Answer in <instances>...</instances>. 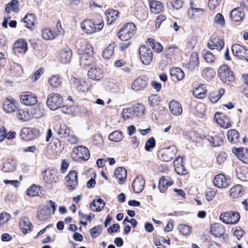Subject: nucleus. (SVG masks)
Here are the masks:
<instances>
[{
  "instance_id": "f3484780",
  "label": "nucleus",
  "mask_w": 248,
  "mask_h": 248,
  "mask_svg": "<svg viewBox=\"0 0 248 248\" xmlns=\"http://www.w3.org/2000/svg\"><path fill=\"white\" fill-rule=\"evenodd\" d=\"M215 117L217 124L222 127L228 128L231 126V124L230 119L222 113L217 112L216 113Z\"/></svg>"
},
{
  "instance_id": "5701e85b",
  "label": "nucleus",
  "mask_w": 248,
  "mask_h": 248,
  "mask_svg": "<svg viewBox=\"0 0 248 248\" xmlns=\"http://www.w3.org/2000/svg\"><path fill=\"white\" fill-rule=\"evenodd\" d=\"M232 50L234 56L243 60L248 49L241 45L234 44L232 46Z\"/></svg>"
},
{
  "instance_id": "4c0bfd02",
  "label": "nucleus",
  "mask_w": 248,
  "mask_h": 248,
  "mask_svg": "<svg viewBox=\"0 0 248 248\" xmlns=\"http://www.w3.org/2000/svg\"><path fill=\"white\" fill-rule=\"evenodd\" d=\"M170 75L174 79L182 80L185 77L184 72L179 68L174 67L170 70Z\"/></svg>"
},
{
  "instance_id": "393cba45",
  "label": "nucleus",
  "mask_w": 248,
  "mask_h": 248,
  "mask_svg": "<svg viewBox=\"0 0 248 248\" xmlns=\"http://www.w3.org/2000/svg\"><path fill=\"white\" fill-rule=\"evenodd\" d=\"M224 41L219 38H214L208 42V46L211 49H216L220 51L224 46Z\"/></svg>"
},
{
  "instance_id": "e2e57ef3",
  "label": "nucleus",
  "mask_w": 248,
  "mask_h": 248,
  "mask_svg": "<svg viewBox=\"0 0 248 248\" xmlns=\"http://www.w3.org/2000/svg\"><path fill=\"white\" fill-rule=\"evenodd\" d=\"M202 55L203 59L208 63H214L216 61V57L210 51L202 53Z\"/></svg>"
},
{
  "instance_id": "8fccbe9b",
  "label": "nucleus",
  "mask_w": 248,
  "mask_h": 248,
  "mask_svg": "<svg viewBox=\"0 0 248 248\" xmlns=\"http://www.w3.org/2000/svg\"><path fill=\"white\" fill-rule=\"evenodd\" d=\"M42 37L46 40L53 39L58 35L57 32H54L50 29H45L42 31Z\"/></svg>"
},
{
  "instance_id": "423d86ee",
  "label": "nucleus",
  "mask_w": 248,
  "mask_h": 248,
  "mask_svg": "<svg viewBox=\"0 0 248 248\" xmlns=\"http://www.w3.org/2000/svg\"><path fill=\"white\" fill-rule=\"evenodd\" d=\"M62 101V97L60 94L51 93L48 95L46 105L50 109L55 110L61 107Z\"/></svg>"
},
{
  "instance_id": "ea45409f",
  "label": "nucleus",
  "mask_w": 248,
  "mask_h": 248,
  "mask_svg": "<svg viewBox=\"0 0 248 248\" xmlns=\"http://www.w3.org/2000/svg\"><path fill=\"white\" fill-rule=\"evenodd\" d=\"M204 86V84H201L193 91V94L195 97L202 99L206 96L207 93Z\"/></svg>"
},
{
  "instance_id": "1a4fd4ad",
  "label": "nucleus",
  "mask_w": 248,
  "mask_h": 248,
  "mask_svg": "<svg viewBox=\"0 0 248 248\" xmlns=\"http://www.w3.org/2000/svg\"><path fill=\"white\" fill-rule=\"evenodd\" d=\"M59 172L55 169H47L44 172L43 180L45 183L50 184L59 181Z\"/></svg>"
},
{
  "instance_id": "4be33fe9",
  "label": "nucleus",
  "mask_w": 248,
  "mask_h": 248,
  "mask_svg": "<svg viewBox=\"0 0 248 248\" xmlns=\"http://www.w3.org/2000/svg\"><path fill=\"white\" fill-rule=\"evenodd\" d=\"M245 16L243 8L237 7L232 10L230 12V16L232 20L235 22L241 21Z\"/></svg>"
},
{
  "instance_id": "c85d7f7f",
  "label": "nucleus",
  "mask_w": 248,
  "mask_h": 248,
  "mask_svg": "<svg viewBox=\"0 0 248 248\" xmlns=\"http://www.w3.org/2000/svg\"><path fill=\"white\" fill-rule=\"evenodd\" d=\"M211 233L215 237H219L222 236L225 232L223 226L219 223H215L211 226Z\"/></svg>"
},
{
  "instance_id": "6e6552de",
  "label": "nucleus",
  "mask_w": 248,
  "mask_h": 248,
  "mask_svg": "<svg viewBox=\"0 0 248 248\" xmlns=\"http://www.w3.org/2000/svg\"><path fill=\"white\" fill-rule=\"evenodd\" d=\"M21 103L26 106H33L37 102V97L33 93L30 92H24L20 95Z\"/></svg>"
},
{
  "instance_id": "a211bd4d",
  "label": "nucleus",
  "mask_w": 248,
  "mask_h": 248,
  "mask_svg": "<svg viewBox=\"0 0 248 248\" xmlns=\"http://www.w3.org/2000/svg\"><path fill=\"white\" fill-rule=\"evenodd\" d=\"M173 165L176 172L179 175H185L186 174V170L183 164V158L182 157L178 156L173 161Z\"/></svg>"
},
{
  "instance_id": "0e129e2a",
  "label": "nucleus",
  "mask_w": 248,
  "mask_h": 248,
  "mask_svg": "<svg viewBox=\"0 0 248 248\" xmlns=\"http://www.w3.org/2000/svg\"><path fill=\"white\" fill-rule=\"evenodd\" d=\"M208 140L210 142L211 145L214 147L220 146L223 142V140L217 136L215 137H209Z\"/></svg>"
},
{
  "instance_id": "de8ad7c7",
  "label": "nucleus",
  "mask_w": 248,
  "mask_h": 248,
  "mask_svg": "<svg viewBox=\"0 0 248 248\" xmlns=\"http://www.w3.org/2000/svg\"><path fill=\"white\" fill-rule=\"evenodd\" d=\"M25 24V27L28 29H31L34 25L35 16L32 14H28L23 19Z\"/></svg>"
},
{
  "instance_id": "9d476101",
  "label": "nucleus",
  "mask_w": 248,
  "mask_h": 248,
  "mask_svg": "<svg viewBox=\"0 0 248 248\" xmlns=\"http://www.w3.org/2000/svg\"><path fill=\"white\" fill-rule=\"evenodd\" d=\"M72 85L78 92L82 93L87 92L92 87L89 80H81L74 78H73Z\"/></svg>"
},
{
  "instance_id": "4d7b16f0",
  "label": "nucleus",
  "mask_w": 248,
  "mask_h": 248,
  "mask_svg": "<svg viewBox=\"0 0 248 248\" xmlns=\"http://www.w3.org/2000/svg\"><path fill=\"white\" fill-rule=\"evenodd\" d=\"M49 217V211L47 208L44 207L41 209L37 213V217L40 221H45Z\"/></svg>"
},
{
  "instance_id": "39448f33",
  "label": "nucleus",
  "mask_w": 248,
  "mask_h": 248,
  "mask_svg": "<svg viewBox=\"0 0 248 248\" xmlns=\"http://www.w3.org/2000/svg\"><path fill=\"white\" fill-rule=\"evenodd\" d=\"M219 218L225 224H236L239 221L240 216L237 212L230 211L221 213Z\"/></svg>"
},
{
  "instance_id": "a18cd8bd",
  "label": "nucleus",
  "mask_w": 248,
  "mask_h": 248,
  "mask_svg": "<svg viewBox=\"0 0 248 248\" xmlns=\"http://www.w3.org/2000/svg\"><path fill=\"white\" fill-rule=\"evenodd\" d=\"M145 107L143 105L141 104H137L134 106L133 110V115L136 117H142L145 112Z\"/></svg>"
},
{
  "instance_id": "6ab92c4d",
  "label": "nucleus",
  "mask_w": 248,
  "mask_h": 248,
  "mask_svg": "<svg viewBox=\"0 0 248 248\" xmlns=\"http://www.w3.org/2000/svg\"><path fill=\"white\" fill-rule=\"evenodd\" d=\"M13 50L16 53H25L28 51L27 44L24 40L19 39L14 43Z\"/></svg>"
},
{
  "instance_id": "79ce46f5",
  "label": "nucleus",
  "mask_w": 248,
  "mask_h": 248,
  "mask_svg": "<svg viewBox=\"0 0 248 248\" xmlns=\"http://www.w3.org/2000/svg\"><path fill=\"white\" fill-rule=\"evenodd\" d=\"M147 11L143 4L140 7L137 6L135 9V14L137 17L140 20H144L147 17Z\"/></svg>"
},
{
  "instance_id": "864d4df0",
  "label": "nucleus",
  "mask_w": 248,
  "mask_h": 248,
  "mask_svg": "<svg viewBox=\"0 0 248 248\" xmlns=\"http://www.w3.org/2000/svg\"><path fill=\"white\" fill-rule=\"evenodd\" d=\"M16 169L15 161L13 159L6 160L3 164L2 170L4 172L13 171Z\"/></svg>"
},
{
  "instance_id": "69168bd1",
  "label": "nucleus",
  "mask_w": 248,
  "mask_h": 248,
  "mask_svg": "<svg viewBox=\"0 0 248 248\" xmlns=\"http://www.w3.org/2000/svg\"><path fill=\"white\" fill-rule=\"evenodd\" d=\"M155 145V140L153 137H151L146 141L145 145V149L147 151H150L151 149L154 148Z\"/></svg>"
},
{
  "instance_id": "2eb2a0df",
  "label": "nucleus",
  "mask_w": 248,
  "mask_h": 248,
  "mask_svg": "<svg viewBox=\"0 0 248 248\" xmlns=\"http://www.w3.org/2000/svg\"><path fill=\"white\" fill-rule=\"evenodd\" d=\"M147 83L148 78L146 77L140 76L133 81L132 88L134 90L139 91L145 88Z\"/></svg>"
},
{
  "instance_id": "c03bdc74",
  "label": "nucleus",
  "mask_w": 248,
  "mask_h": 248,
  "mask_svg": "<svg viewBox=\"0 0 248 248\" xmlns=\"http://www.w3.org/2000/svg\"><path fill=\"white\" fill-rule=\"evenodd\" d=\"M199 64V55L197 52H193L188 63L189 68L191 70H194Z\"/></svg>"
},
{
  "instance_id": "f704fd0d",
  "label": "nucleus",
  "mask_w": 248,
  "mask_h": 248,
  "mask_svg": "<svg viewBox=\"0 0 248 248\" xmlns=\"http://www.w3.org/2000/svg\"><path fill=\"white\" fill-rule=\"evenodd\" d=\"M70 128L65 124H62L57 128V132L61 138L68 137L70 134Z\"/></svg>"
},
{
  "instance_id": "4468645a",
  "label": "nucleus",
  "mask_w": 248,
  "mask_h": 248,
  "mask_svg": "<svg viewBox=\"0 0 248 248\" xmlns=\"http://www.w3.org/2000/svg\"><path fill=\"white\" fill-rule=\"evenodd\" d=\"M17 102L13 98H7L3 103V109L7 113L14 112L17 108Z\"/></svg>"
},
{
  "instance_id": "bf43d9fd",
  "label": "nucleus",
  "mask_w": 248,
  "mask_h": 248,
  "mask_svg": "<svg viewBox=\"0 0 248 248\" xmlns=\"http://www.w3.org/2000/svg\"><path fill=\"white\" fill-rule=\"evenodd\" d=\"M48 82L52 87L58 88L61 84L62 81L58 75H55L48 79Z\"/></svg>"
},
{
  "instance_id": "c756f323",
  "label": "nucleus",
  "mask_w": 248,
  "mask_h": 248,
  "mask_svg": "<svg viewBox=\"0 0 248 248\" xmlns=\"http://www.w3.org/2000/svg\"><path fill=\"white\" fill-rule=\"evenodd\" d=\"M149 4L150 11L153 13L155 14H159L163 10V5L160 1L155 0H149Z\"/></svg>"
},
{
  "instance_id": "0eeeda50",
  "label": "nucleus",
  "mask_w": 248,
  "mask_h": 248,
  "mask_svg": "<svg viewBox=\"0 0 248 248\" xmlns=\"http://www.w3.org/2000/svg\"><path fill=\"white\" fill-rule=\"evenodd\" d=\"M139 55L142 63L149 64L152 61L153 54L150 48L145 46H141L139 48Z\"/></svg>"
},
{
  "instance_id": "473e14b6",
  "label": "nucleus",
  "mask_w": 248,
  "mask_h": 248,
  "mask_svg": "<svg viewBox=\"0 0 248 248\" xmlns=\"http://www.w3.org/2000/svg\"><path fill=\"white\" fill-rule=\"evenodd\" d=\"M27 194L29 196H41L44 194L42 187L37 185H32L27 190Z\"/></svg>"
},
{
  "instance_id": "58836bf2",
  "label": "nucleus",
  "mask_w": 248,
  "mask_h": 248,
  "mask_svg": "<svg viewBox=\"0 0 248 248\" xmlns=\"http://www.w3.org/2000/svg\"><path fill=\"white\" fill-rule=\"evenodd\" d=\"M224 90L223 88L219 89L217 91H214L210 93V101L214 103H216L224 94Z\"/></svg>"
},
{
  "instance_id": "37998d69",
  "label": "nucleus",
  "mask_w": 248,
  "mask_h": 248,
  "mask_svg": "<svg viewBox=\"0 0 248 248\" xmlns=\"http://www.w3.org/2000/svg\"><path fill=\"white\" fill-rule=\"evenodd\" d=\"M72 51L70 49H64L60 54V60L64 63L70 62L72 57Z\"/></svg>"
},
{
  "instance_id": "72a5a7b5",
  "label": "nucleus",
  "mask_w": 248,
  "mask_h": 248,
  "mask_svg": "<svg viewBox=\"0 0 248 248\" xmlns=\"http://www.w3.org/2000/svg\"><path fill=\"white\" fill-rule=\"evenodd\" d=\"M170 111L175 115H179L182 112V108L180 103L174 100L171 101L169 104Z\"/></svg>"
},
{
  "instance_id": "cd10ccee",
  "label": "nucleus",
  "mask_w": 248,
  "mask_h": 248,
  "mask_svg": "<svg viewBox=\"0 0 248 248\" xmlns=\"http://www.w3.org/2000/svg\"><path fill=\"white\" fill-rule=\"evenodd\" d=\"M173 182L169 176H162L160 178L159 184L158 188L161 192H164L168 186H171Z\"/></svg>"
},
{
  "instance_id": "774afa93",
  "label": "nucleus",
  "mask_w": 248,
  "mask_h": 248,
  "mask_svg": "<svg viewBox=\"0 0 248 248\" xmlns=\"http://www.w3.org/2000/svg\"><path fill=\"white\" fill-rule=\"evenodd\" d=\"M148 100L150 106L153 107L156 106L160 102L159 97L156 95H151L149 97Z\"/></svg>"
},
{
  "instance_id": "aec40b11",
  "label": "nucleus",
  "mask_w": 248,
  "mask_h": 248,
  "mask_svg": "<svg viewBox=\"0 0 248 248\" xmlns=\"http://www.w3.org/2000/svg\"><path fill=\"white\" fill-rule=\"evenodd\" d=\"M145 184V180L141 176H137L132 185L133 191L136 193L141 192L144 189Z\"/></svg>"
},
{
  "instance_id": "052dcab7",
  "label": "nucleus",
  "mask_w": 248,
  "mask_h": 248,
  "mask_svg": "<svg viewBox=\"0 0 248 248\" xmlns=\"http://www.w3.org/2000/svg\"><path fill=\"white\" fill-rule=\"evenodd\" d=\"M215 72L213 69L210 67H206L202 71V76L208 79L213 78L215 75Z\"/></svg>"
},
{
  "instance_id": "f257e3e1",
  "label": "nucleus",
  "mask_w": 248,
  "mask_h": 248,
  "mask_svg": "<svg viewBox=\"0 0 248 248\" xmlns=\"http://www.w3.org/2000/svg\"><path fill=\"white\" fill-rule=\"evenodd\" d=\"M218 76L225 84H230L234 80L233 72L227 65H222L218 69Z\"/></svg>"
},
{
  "instance_id": "f8f14e48",
  "label": "nucleus",
  "mask_w": 248,
  "mask_h": 248,
  "mask_svg": "<svg viewBox=\"0 0 248 248\" xmlns=\"http://www.w3.org/2000/svg\"><path fill=\"white\" fill-rule=\"evenodd\" d=\"M39 135V131L33 128L24 127L21 131V136L23 139L25 140H31L34 139Z\"/></svg>"
},
{
  "instance_id": "bb28decb",
  "label": "nucleus",
  "mask_w": 248,
  "mask_h": 248,
  "mask_svg": "<svg viewBox=\"0 0 248 248\" xmlns=\"http://www.w3.org/2000/svg\"><path fill=\"white\" fill-rule=\"evenodd\" d=\"M114 176L119 184H123L127 177V171L123 167H119L115 170Z\"/></svg>"
},
{
  "instance_id": "603ef678",
  "label": "nucleus",
  "mask_w": 248,
  "mask_h": 248,
  "mask_svg": "<svg viewBox=\"0 0 248 248\" xmlns=\"http://www.w3.org/2000/svg\"><path fill=\"white\" fill-rule=\"evenodd\" d=\"M17 118L22 121H27L30 119V114L28 110L19 109L17 112Z\"/></svg>"
},
{
  "instance_id": "b1692460",
  "label": "nucleus",
  "mask_w": 248,
  "mask_h": 248,
  "mask_svg": "<svg viewBox=\"0 0 248 248\" xmlns=\"http://www.w3.org/2000/svg\"><path fill=\"white\" fill-rule=\"evenodd\" d=\"M105 205V202L98 196L91 203L90 208L93 212H99L102 210Z\"/></svg>"
},
{
  "instance_id": "7c9ffc66",
  "label": "nucleus",
  "mask_w": 248,
  "mask_h": 248,
  "mask_svg": "<svg viewBox=\"0 0 248 248\" xmlns=\"http://www.w3.org/2000/svg\"><path fill=\"white\" fill-rule=\"evenodd\" d=\"M94 59L93 56L82 55L80 57V65L82 67L87 68L92 66L94 63Z\"/></svg>"
},
{
  "instance_id": "a19ab883",
  "label": "nucleus",
  "mask_w": 248,
  "mask_h": 248,
  "mask_svg": "<svg viewBox=\"0 0 248 248\" xmlns=\"http://www.w3.org/2000/svg\"><path fill=\"white\" fill-rule=\"evenodd\" d=\"M5 11L10 13L11 11L17 12L19 10V1L17 0H12L5 6Z\"/></svg>"
},
{
  "instance_id": "3c124183",
  "label": "nucleus",
  "mask_w": 248,
  "mask_h": 248,
  "mask_svg": "<svg viewBox=\"0 0 248 248\" xmlns=\"http://www.w3.org/2000/svg\"><path fill=\"white\" fill-rule=\"evenodd\" d=\"M147 41L149 43L150 46L152 48L155 52L159 53L163 50V47L162 45L156 42L154 39L152 38H149Z\"/></svg>"
},
{
  "instance_id": "20e7f679",
  "label": "nucleus",
  "mask_w": 248,
  "mask_h": 248,
  "mask_svg": "<svg viewBox=\"0 0 248 248\" xmlns=\"http://www.w3.org/2000/svg\"><path fill=\"white\" fill-rule=\"evenodd\" d=\"M71 156L76 161L87 160L90 157V152L85 146H79L73 148Z\"/></svg>"
},
{
  "instance_id": "09e8293b",
  "label": "nucleus",
  "mask_w": 248,
  "mask_h": 248,
  "mask_svg": "<svg viewBox=\"0 0 248 248\" xmlns=\"http://www.w3.org/2000/svg\"><path fill=\"white\" fill-rule=\"evenodd\" d=\"M228 140L233 143H236L239 140V133L235 129L229 130L227 133Z\"/></svg>"
},
{
  "instance_id": "680f3d73",
  "label": "nucleus",
  "mask_w": 248,
  "mask_h": 248,
  "mask_svg": "<svg viewBox=\"0 0 248 248\" xmlns=\"http://www.w3.org/2000/svg\"><path fill=\"white\" fill-rule=\"evenodd\" d=\"M103 230V226L99 225L95 226L90 230L91 235L92 238H96L98 237L102 232Z\"/></svg>"
},
{
  "instance_id": "2f4dec72",
  "label": "nucleus",
  "mask_w": 248,
  "mask_h": 248,
  "mask_svg": "<svg viewBox=\"0 0 248 248\" xmlns=\"http://www.w3.org/2000/svg\"><path fill=\"white\" fill-rule=\"evenodd\" d=\"M88 76L91 79L98 80L102 77V73L99 68L94 66L89 70Z\"/></svg>"
},
{
  "instance_id": "13d9d810",
  "label": "nucleus",
  "mask_w": 248,
  "mask_h": 248,
  "mask_svg": "<svg viewBox=\"0 0 248 248\" xmlns=\"http://www.w3.org/2000/svg\"><path fill=\"white\" fill-rule=\"evenodd\" d=\"M78 53L81 56L85 55L93 56V48L90 45L86 44L79 50Z\"/></svg>"
},
{
  "instance_id": "49530a36",
  "label": "nucleus",
  "mask_w": 248,
  "mask_h": 248,
  "mask_svg": "<svg viewBox=\"0 0 248 248\" xmlns=\"http://www.w3.org/2000/svg\"><path fill=\"white\" fill-rule=\"evenodd\" d=\"M180 51V49L175 45H170L166 48L165 55L167 58H170L171 56L179 53Z\"/></svg>"
},
{
  "instance_id": "412c9836",
  "label": "nucleus",
  "mask_w": 248,
  "mask_h": 248,
  "mask_svg": "<svg viewBox=\"0 0 248 248\" xmlns=\"http://www.w3.org/2000/svg\"><path fill=\"white\" fill-rule=\"evenodd\" d=\"M238 158L245 164H248V149L244 148H236L233 149Z\"/></svg>"
},
{
  "instance_id": "5fc2aeb1",
  "label": "nucleus",
  "mask_w": 248,
  "mask_h": 248,
  "mask_svg": "<svg viewBox=\"0 0 248 248\" xmlns=\"http://www.w3.org/2000/svg\"><path fill=\"white\" fill-rule=\"evenodd\" d=\"M114 47L115 45L114 43L110 44L102 53L103 58L106 59H110L114 53Z\"/></svg>"
},
{
  "instance_id": "dca6fc26",
  "label": "nucleus",
  "mask_w": 248,
  "mask_h": 248,
  "mask_svg": "<svg viewBox=\"0 0 248 248\" xmlns=\"http://www.w3.org/2000/svg\"><path fill=\"white\" fill-rule=\"evenodd\" d=\"M229 181L223 174H219L215 177L213 183L215 186L221 188L227 187L229 184Z\"/></svg>"
},
{
  "instance_id": "e433bc0d",
  "label": "nucleus",
  "mask_w": 248,
  "mask_h": 248,
  "mask_svg": "<svg viewBox=\"0 0 248 248\" xmlns=\"http://www.w3.org/2000/svg\"><path fill=\"white\" fill-rule=\"evenodd\" d=\"M230 196L233 199H236L243 194V187L240 185H236L232 187L230 190Z\"/></svg>"
},
{
  "instance_id": "338daca9",
  "label": "nucleus",
  "mask_w": 248,
  "mask_h": 248,
  "mask_svg": "<svg viewBox=\"0 0 248 248\" xmlns=\"http://www.w3.org/2000/svg\"><path fill=\"white\" fill-rule=\"evenodd\" d=\"M214 22L222 27L224 26L225 25L224 17L220 13H218L217 14L214 19Z\"/></svg>"
},
{
  "instance_id": "6e6d98bb",
  "label": "nucleus",
  "mask_w": 248,
  "mask_h": 248,
  "mask_svg": "<svg viewBox=\"0 0 248 248\" xmlns=\"http://www.w3.org/2000/svg\"><path fill=\"white\" fill-rule=\"evenodd\" d=\"M108 138L111 141L119 142L123 139L124 137L122 132L116 130L109 134Z\"/></svg>"
},
{
  "instance_id": "a878e982",
  "label": "nucleus",
  "mask_w": 248,
  "mask_h": 248,
  "mask_svg": "<svg viewBox=\"0 0 248 248\" xmlns=\"http://www.w3.org/2000/svg\"><path fill=\"white\" fill-rule=\"evenodd\" d=\"M20 227L22 232L26 234L31 232L33 226L29 218L24 217L20 221Z\"/></svg>"
},
{
  "instance_id": "ddd939ff",
  "label": "nucleus",
  "mask_w": 248,
  "mask_h": 248,
  "mask_svg": "<svg viewBox=\"0 0 248 248\" xmlns=\"http://www.w3.org/2000/svg\"><path fill=\"white\" fill-rule=\"evenodd\" d=\"M67 186L69 190L76 188L78 184V173L75 170H71L66 177Z\"/></svg>"
},
{
  "instance_id": "c9c22d12",
  "label": "nucleus",
  "mask_w": 248,
  "mask_h": 248,
  "mask_svg": "<svg viewBox=\"0 0 248 248\" xmlns=\"http://www.w3.org/2000/svg\"><path fill=\"white\" fill-rule=\"evenodd\" d=\"M204 10L202 8H195L191 7L187 10L188 16L191 19H195L203 15Z\"/></svg>"
},
{
  "instance_id": "9b49d317",
  "label": "nucleus",
  "mask_w": 248,
  "mask_h": 248,
  "mask_svg": "<svg viewBox=\"0 0 248 248\" xmlns=\"http://www.w3.org/2000/svg\"><path fill=\"white\" fill-rule=\"evenodd\" d=\"M176 152L177 149L174 146L162 149L160 151V159L164 161H170L175 156Z\"/></svg>"
},
{
  "instance_id": "f03ea898",
  "label": "nucleus",
  "mask_w": 248,
  "mask_h": 248,
  "mask_svg": "<svg viewBox=\"0 0 248 248\" xmlns=\"http://www.w3.org/2000/svg\"><path fill=\"white\" fill-rule=\"evenodd\" d=\"M82 29L88 34L93 33L101 31L104 27V22L101 21L95 24L91 20L87 19L83 21L81 24Z\"/></svg>"
},
{
  "instance_id": "7ed1b4c3",
  "label": "nucleus",
  "mask_w": 248,
  "mask_h": 248,
  "mask_svg": "<svg viewBox=\"0 0 248 248\" xmlns=\"http://www.w3.org/2000/svg\"><path fill=\"white\" fill-rule=\"evenodd\" d=\"M136 27L133 23L126 24L118 32V36L122 41H127L135 33Z\"/></svg>"
}]
</instances>
